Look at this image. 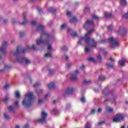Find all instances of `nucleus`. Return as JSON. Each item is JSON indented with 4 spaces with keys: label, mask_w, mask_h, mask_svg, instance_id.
<instances>
[{
    "label": "nucleus",
    "mask_w": 128,
    "mask_h": 128,
    "mask_svg": "<svg viewBox=\"0 0 128 128\" xmlns=\"http://www.w3.org/2000/svg\"><path fill=\"white\" fill-rule=\"evenodd\" d=\"M94 32V29L88 31V33L86 34L84 37L80 38V41L78 42V44H82V40H84L86 44H87L88 46H90V48H96L98 42L95 40L94 38L90 37V36L91 34H92Z\"/></svg>",
    "instance_id": "1"
},
{
    "label": "nucleus",
    "mask_w": 128,
    "mask_h": 128,
    "mask_svg": "<svg viewBox=\"0 0 128 128\" xmlns=\"http://www.w3.org/2000/svg\"><path fill=\"white\" fill-rule=\"evenodd\" d=\"M48 12H52V14H54V12H56V9L52 7H50L48 9Z\"/></svg>",
    "instance_id": "17"
},
{
    "label": "nucleus",
    "mask_w": 128,
    "mask_h": 128,
    "mask_svg": "<svg viewBox=\"0 0 128 128\" xmlns=\"http://www.w3.org/2000/svg\"><path fill=\"white\" fill-rule=\"evenodd\" d=\"M66 24H64L61 26V30H64L66 28Z\"/></svg>",
    "instance_id": "36"
},
{
    "label": "nucleus",
    "mask_w": 128,
    "mask_h": 128,
    "mask_svg": "<svg viewBox=\"0 0 128 128\" xmlns=\"http://www.w3.org/2000/svg\"><path fill=\"white\" fill-rule=\"evenodd\" d=\"M108 30H112V26L110 25L108 26Z\"/></svg>",
    "instance_id": "41"
},
{
    "label": "nucleus",
    "mask_w": 128,
    "mask_h": 128,
    "mask_svg": "<svg viewBox=\"0 0 128 128\" xmlns=\"http://www.w3.org/2000/svg\"><path fill=\"white\" fill-rule=\"evenodd\" d=\"M38 94H42V90H40L37 92Z\"/></svg>",
    "instance_id": "53"
},
{
    "label": "nucleus",
    "mask_w": 128,
    "mask_h": 128,
    "mask_svg": "<svg viewBox=\"0 0 128 128\" xmlns=\"http://www.w3.org/2000/svg\"><path fill=\"white\" fill-rule=\"evenodd\" d=\"M104 16V18H114V15L110 13H105Z\"/></svg>",
    "instance_id": "18"
},
{
    "label": "nucleus",
    "mask_w": 128,
    "mask_h": 128,
    "mask_svg": "<svg viewBox=\"0 0 128 128\" xmlns=\"http://www.w3.org/2000/svg\"><path fill=\"white\" fill-rule=\"evenodd\" d=\"M62 50L66 52V50H68V48L66 46H64V47L62 48Z\"/></svg>",
    "instance_id": "44"
},
{
    "label": "nucleus",
    "mask_w": 128,
    "mask_h": 128,
    "mask_svg": "<svg viewBox=\"0 0 128 128\" xmlns=\"http://www.w3.org/2000/svg\"><path fill=\"white\" fill-rule=\"evenodd\" d=\"M90 11V8L88 7H86L85 8V10H84V12H89Z\"/></svg>",
    "instance_id": "43"
},
{
    "label": "nucleus",
    "mask_w": 128,
    "mask_h": 128,
    "mask_svg": "<svg viewBox=\"0 0 128 128\" xmlns=\"http://www.w3.org/2000/svg\"><path fill=\"white\" fill-rule=\"evenodd\" d=\"M122 18H126V20H128V12L127 13L124 14L122 16Z\"/></svg>",
    "instance_id": "26"
},
{
    "label": "nucleus",
    "mask_w": 128,
    "mask_h": 128,
    "mask_svg": "<svg viewBox=\"0 0 128 128\" xmlns=\"http://www.w3.org/2000/svg\"><path fill=\"white\" fill-rule=\"evenodd\" d=\"M108 112H114V108H108Z\"/></svg>",
    "instance_id": "34"
},
{
    "label": "nucleus",
    "mask_w": 128,
    "mask_h": 128,
    "mask_svg": "<svg viewBox=\"0 0 128 128\" xmlns=\"http://www.w3.org/2000/svg\"><path fill=\"white\" fill-rule=\"evenodd\" d=\"M92 82V81L90 80H84L83 81V83L84 84H90Z\"/></svg>",
    "instance_id": "24"
},
{
    "label": "nucleus",
    "mask_w": 128,
    "mask_h": 128,
    "mask_svg": "<svg viewBox=\"0 0 128 128\" xmlns=\"http://www.w3.org/2000/svg\"><path fill=\"white\" fill-rule=\"evenodd\" d=\"M94 92H96L98 93V90H96V88H94Z\"/></svg>",
    "instance_id": "62"
},
{
    "label": "nucleus",
    "mask_w": 128,
    "mask_h": 128,
    "mask_svg": "<svg viewBox=\"0 0 128 128\" xmlns=\"http://www.w3.org/2000/svg\"><path fill=\"white\" fill-rule=\"evenodd\" d=\"M102 94H104V96H108V93H106V91L105 90H104L102 92Z\"/></svg>",
    "instance_id": "54"
},
{
    "label": "nucleus",
    "mask_w": 128,
    "mask_h": 128,
    "mask_svg": "<svg viewBox=\"0 0 128 128\" xmlns=\"http://www.w3.org/2000/svg\"><path fill=\"white\" fill-rule=\"evenodd\" d=\"M40 86V83H36V84L34 85V88H36V86Z\"/></svg>",
    "instance_id": "40"
},
{
    "label": "nucleus",
    "mask_w": 128,
    "mask_h": 128,
    "mask_svg": "<svg viewBox=\"0 0 128 128\" xmlns=\"http://www.w3.org/2000/svg\"><path fill=\"white\" fill-rule=\"evenodd\" d=\"M120 6H126V0H120Z\"/></svg>",
    "instance_id": "20"
},
{
    "label": "nucleus",
    "mask_w": 128,
    "mask_h": 128,
    "mask_svg": "<svg viewBox=\"0 0 128 128\" xmlns=\"http://www.w3.org/2000/svg\"><path fill=\"white\" fill-rule=\"evenodd\" d=\"M46 28L44 26H42V25H40L39 26H38L36 27V30L38 32H41L42 33L40 34V38H39L36 40V44L38 45L42 44H44V40H42V37L45 36L46 38H50V34L46 33L45 31Z\"/></svg>",
    "instance_id": "3"
},
{
    "label": "nucleus",
    "mask_w": 128,
    "mask_h": 128,
    "mask_svg": "<svg viewBox=\"0 0 128 128\" xmlns=\"http://www.w3.org/2000/svg\"><path fill=\"white\" fill-rule=\"evenodd\" d=\"M126 60L125 58H122L121 60H119V64L121 66H124V64H126Z\"/></svg>",
    "instance_id": "15"
},
{
    "label": "nucleus",
    "mask_w": 128,
    "mask_h": 128,
    "mask_svg": "<svg viewBox=\"0 0 128 128\" xmlns=\"http://www.w3.org/2000/svg\"><path fill=\"white\" fill-rule=\"evenodd\" d=\"M43 102L44 101L40 99V100H38V104H42Z\"/></svg>",
    "instance_id": "55"
},
{
    "label": "nucleus",
    "mask_w": 128,
    "mask_h": 128,
    "mask_svg": "<svg viewBox=\"0 0 128 128\" xmlns=\"http://www.w3.org/2000/svg\"><path fill=\"white\" fill-rule=\"evenodd\" d=\"M100 50H101V52H102L104 56H106V54H108V52H106V50H104V49L100 48Z\"/></svg>",
    "instance_id": "27"
},
{
    "label": "nucleus",
    "mask_w": 128,
    "mask_h": 128,
    "mask_svg": "<svg viewBox=\"0 0 128 128\" xmlns=\"http://www.w3.org/2000/svg\"><path fill=\"white\" fill-rule=\"evenodd\" d=\"M50 96V93H48L46 95L44 96V98H48V96Z\"/></svg>",
    "instance_id": "48"
},
{
    "label": "nucleus",
    "mask_w": 128,
    "mask_h": 128,
    "mask_svg": "<svg viewBox=\"0 0 128 128\" xmlns=\"http://www.w3.org/2000/svg\"><path fill=\"white\" fill-rule=\"evenodd\" d=\"M28 14L27 12H25L22 14L23 18L24 20V21L20 23V24L22 26H26V24H28V21L26 20V14Z\"/></svg>",
    "instance_id": "13"
},
{
    "label": "nucleus",
    "mask_w": 128,
    "mask_h": 128,
    "mask_svg": "<svg viewBox=\"0 0 128 128\" xmlns=\"http://www.w3.org/2000/svg\"><path fill=\"white\" fill-rule=\"evenodd\" d=\"M8 110L12 114H14L16 112V106H9L8 107Z\"/></svg>",
    "instance_id": "14"
},
{
    "label": "nucleus",
    "mask_w": 128,
    "mask_h": 128,
    "mask_svg": "<svg viewBox=\"0 0 128 128\" xmlns=\"http://www.w3.org/2000/svg\"><path fill=\"white\" fill-rule=\"evenodd\" d=\"M48 88L50 90H52V88H56V85L53 82H51L48 85Z\"/></svg>",
    "instance_id": "16"
},
{
    "label": "nucleus",
    "mask_w": 128,
    "mask_h": 128,
    "mask_svg": "<svg viewBox=\"0 0 128 128\" xmlns=\"http://www.w3.org/2000/svg\"><path fill=\"white\" fill-rule=\"evenodd\" d=\"M34 100V93L32 92H28L25 96L24 100L22 102V104L25 108H28L32 104Z\"/></svg>",
    "instance_id": "2"
},
{
    "label": "nucleus",
    "mask_w": 128,
    "mask_h": 128,
    "mask_svg": "<svg viewBox=\"0 0 128 128\" xmlns=\"http://www.w3.org/2000/svg\"><path fill=\"white\" fill-rule=\"evenodd\" d=\"M24 36V33L22 32H20V38H22Z\"/></svg>",
    "instance_id": "38"
},
{
    "label": "nucleus",
    "mask_w": 128,
    "mask_h": 128,
    "mask_svg": "<svg viewBox=\"0 0 128 128\" xmlns=\"http://www.w3.org/2000/svg\"><path fill=\"white\" fill-rule=\"evenodd\" d=\"M80 102H82L83 104H84L86 102V98L84 96H82L80 99Z\"/></svg>",
    "instance_id": "28"
},
{
    "label": "nucleus",
    "mask_w": 128,
    "mask_h": 128,
    "mask_svg": "<svg viewBox=\"0 0 128 128\" xmlns=\"http://www.w3.org/2000/svg\"><path fill=\"white\" fill-rule=\"evenodd\" d=\"M44 56L45 58H52V54L50 53L46 54Z\"/></svg>",
    "instance_id": "30"
},
{
    "label": "nucleus",
    "mask_w": 128,
    "mask_h": 128,
    "mask_svg": "<svg viewBox=\"0 0 128 128\" xmlns=\"http://www.w3.org/2000/svg\"><path fill=\"white\" fill-rule=\"evenodd\" d=\"M4 24H8V20H4Z\"/></svg>",
    "instance_id": "64"
},
{
    "label": "nucleus",
    "mask_w": 128,
    "mask_h": 128,
    "mask_svg": "<svg viewBox=\"0 0 128 128\" xmlns=\"http://www.w3.org/2000/svg\"><path fill=\"white\" fill-rule=\"evenodd\" d=\"M30 24L31 26H36V23L34 21H32V22H30Z\"/></svg>",
    "instance_id": "42"
},
{
    "label": "nucleus",
    "mask_w": 128,
    "mask_h": 128,
    "mask_svg": "<svg viewBox=\"0 0 128 128\" xmlns=\"http://www.w3.org/2000/svg\"><path fill=\"white\" fill-rule=\"evenodd\" d=\"M54 70H49V74H54Z\"/></svg>",
    "instance_id": "47"
},
{
    "label": "nucleus",
    "mask_w": 128,
    "mask_h": 128,
    "mask_svg": "<svg viewBox=\"0 0 128 128\" xmlns=\"http://www.w3.org/2000/svg\"><path fill=\"white\" fill-rule=\"evenodd\" d=\"M8 84H6L5 85V86L4 87V90H8Z\"/></svg>",
    "instance_id": "50"
},
{
    "label": "nucleus",
    "mask_w": 128,
    "mask_h": 128,
    "mask_svg": "<svg viewBox=\"0 0 128 128\" xmlns=\"http://www.w3.org/2000/svg\"><path fill=\"white\" fill-rule=\"evenodd\" d=\"M88 60H89V62H94V59L92 58H89Z\"/></svg>",
    "instance_id": "45"
},
{
    "label": "nucleus",
    "mask_w": 128,
    "mask_h": 128,
    "mask_svg": "<svg viewBox=\"0 0 128 128\" xmlns=\"http://www.w3.org/2000/svg\"><path fill=\"white\" fill-rule=\"evenodd\" d=\"M92 24H94V21L92 20H88L84 24V28L88 30L90 28V26H92Z\"/></svg>",
    "instance_id": "9"
},
{
    "label": "nucleus",
    "mask_w": 128,
    "mask_h": 128,
    "mask_svg": "<svg viewBox=\"0 0 128 128\" xmlns=\"http://www.w3.org/2000/svg\"><path fill=\"white\" fill-rule=\"evenodd\" d=\"M90 50L88 48L86 47L85 48V52H90Z\"/></svg>",
    "instance_id": "51"
},
{
    "label": "nucleus",
    "mask_w": 128,
    "mask_h": 128,
    "mask_svg": "<svg viewBox=\"0 0 128 128\" xmlns=\"http://www.w3.org/2000/svg\"><path fill=\"white\" fill-rule=\"evenodd\" d=\"M110 62H114V60L112 59V58L110 57Z\"/></svg>",
    "instance_id": "63"
},
{
    "label": "nucleus",
    "mask_w": 128,
    "mask_h": 128,
    "mask_svg": "<svg viewBox=\"0 0 128 128\" xmlns=\"http://www.w3.org/2000/svg\"><path fill=\"white\" fill-rule=\"evenodd\" d=\"M78 22V18L76 16L72 18L70 20V22L71 24H72L74 22Z\"/></svg>",
    "instance_id": "19"
},
{
    "label": "nucleus",
    "mask_w": 128,
    "mask_h": 128,
    "mask_svg": "<svg viewBox=\"0 0 128 128\" xmlns=\"http://www.w3.org/2000/svg\"><path fill=\"white\" fill-rule=\"evenodd\" d=\"M108 68H114V64H106Z\"/></svg>",
    "instance_id": "31"
},
{
    "label": "nucleus",
    "mask_w": 128,
    "mask_h": 128,
    "mask_svg": "<svg viewBox=\"0 0 128 128\" xmlns=\"http://www.w3.org/2000/svg\"><path fill=\"white\" fill-rule=\"evenodd\" d=\"M124 32V29L120 28V29H119V30L118 32V34H122V32Z\"/></svg>",
    "instance_id": "25"
},
{
    "label": "nucleus",
    "mask_w": 128,
    "mask_h": 128,
    "mask_svg": "<svg viewBox=\"0 0 128 128\" xmlns=\"http://www.w3.org/2000/svg\"><path fill=\"white\" fill-rule=\"evenodd\" d=\"M4 68H12V66H8V64H5Z\"/></svg>",
    "instance_id": "49"
},
{
    "label": "nucleus",
    "mask_w": 128,
    "mask_h": 128,
    "mask_svg": "<svg viewBox=\"0 0 128 128\" xmlns=\"http://www.w3.org/2000/svg\"><path fill=\"white\" fill-rule=\"evenodd\" d=\"M14 104L16 108H18V106H20L18 105V101H15Z\"/></svg>",
    "instance_id": "39"
},
{
    "label": "nucleus",
    "mask_w": 128,
    "mask_h": 128,
    "mask_svg": "<svg viewBox=\"0 0 128 128\" xmlns=\"http://www.w3.org/2000/svg\"><path fill=\"white\" fill-rule=\"evenodd\" d=\"M74 90V88H68L64 94V96H70V94H72Z\"/></svg>",
    "instance_id": "10"
},
{
    "label": "nucleus",
    "mask_w": 128,
    "mask_h": 128,
    "mask_svg": "<svg viewBox=\"0 0 128 128\" xmlns=\"http://www.w3.org/2000/svg\"><path fill=\"white\" fill-rule=\"evenodd\" d=\"M30 128V125L28 124H25L24 126V128Z\"/></svg>",
    "instance_id": "52"
},
{
    "label": "nucleus",
    "mask_w": 128,
    "mask_h": 128,
    "mask_svg": "<svg viewBox=\"0 0 128 128\" xmlns=\"http://www.w3.org/2000/svg\"><path fill=\"white\" fill-rule=\"evenodd\" d=\"M104 124V122H101L98 123V126H102V124Z\"/></svg>",
    "instance_id": "56"
},
{
    "label": "nucleus",
    "mask_w": 128,
    "mask_h": 128,
    "mask_svg": "<svg viewBox=\"0 0 128 128\" xmlns=\"http://www.w3.org/2000/svg\"><path fill=\"white\" fill-rule=\"evenodd\" d=\"M15 96L16 98H20V94L18 91L15 92Z\"/></svg>",
    "instance_id": "21"
},
{
    "label": "nucleus",
    "mask_w": 128,
    "mask_h": 128,
    "mask_svg": "<svg viewBox=\"0 0 128 128\" xmlns=\"http://www.w3.org/2000/svg\"><path fill=\"white\" fill-rule=\"evenodd\" d=\"M124 116L122 114H117L113 118V122H120L121 120H124Z\"/></svg>",
    "instance_id": "7"
},
{
    "label": "nucleus",
    "mask_w": 128,
    "mask_h": 128,
    "mask_svg": "<svg viewBox=\"0 0 128 128\" xmlns=\"http://www.w3.org/2000/svg\"><path fill=\"white\" fill-rule=\"evenodd\" d=\"M4 118H6V120H10V117L6 114H4Z\"/></svg>",
    "instance_id": "35"
},
{
    "label": "nucleus",
    "mask_w": 128,
    "mask_h": 128,
    "mask_svg": "<svg viewBox=\"0 0 128 128\" xmlns=\"http://www.w3.org/2000/svg\"><path fill=\"white\" fill-rule=\"evenodd\" d=\"M98 58L99 60V62H102V56L100 54H98Z\"/></svg>",
    "instance_id": "32"
},
{
    "label": "nucleus",
    "mask_w": 128,
    "mask_h": 128,
    "mask_svg": "<svg viewBox=\"0 0 128 128\" xmlns=\"http://www.w3.org/2000/svg\"><path fill=\"white\" fill-rule=\"evenodd\" d=\"M2 101L6 104V102H10V98L5 97L2 100Z\"/></svg>",
    "instance_id": "22"
},
{
    "label": "nucleus",
    "mask_w": 128,
    "mask_h": 128,
    "mask_svg": "<svg viewBox=\"0 0 128 128\" xmlns=\"http://www.w3.org/2000/svg\"><path fill=\"white\" fill-rule=\"evenodd\" d=\"M37 10H38V12L40 13V12H42V8H37Z\"/></svg>",
    "instance_id": "59"
},
{
    "label": "nucleus",
    "mask_w": 128,
    "mask_h": 128,
    "mask_svg": "<svg viewBox=\"0 0 128 128\" xmlns=\"http://www.w3.org/2000/svg\"><path fill=\"white\" fill-rule=\"evenodd\" d=\"M105 78H106V76L102 75L99 76V78H98V79L101 80H104Z\"/></svg>",
    "instance_id": "29"
},
{
    "label": "nucleus",
    "mask_w": 128,
    "mask_h": 128,
    "mask_svg": "<svg viewBox=\"0 0 128 128\" xmlns=\"http://www.w3.org/2000/svg\"><path fill=\"white\" fill-rule=\"evenodd\" d=\"M110 42L111 44L112 48H115L119 46L118 41V39L114 38V37H110V38L102 40L100 41V44H106V42Z\"/></svg>",
    "instance_id": "5"
},
{
    "label": "nucleus",
    "mask_w": 128,
    "mask_h": 128,
    "mask_svg": "<svg viewBox=\"0 0 128 128\" xmlns=\"http://www.w3.org/2000/svg\"><path fill=\"white\" fill-rule=\"evenodd\" d=\"M102 110L100 108H98V112H100V113L102 112Z\"/></svg>",
    "instance_id": "58"
},
{
    "label": "nucleus",
    "mask_w": 128,
    "mask_h": 128,
    "mask_svg": "<svg viewBox=\"0 0 128 128\" xmlns=\"http://www.w3.org/2000/svg\"><path fill=\"white\" fill-rule=\"evenodd\" d=\"M41 118L38 119L37 122L42 124L43 122H46V118H48V113L45 112L44 110L41 113Z\"/></svg>",
    "instance_id": "6"
},
{
    "label": "nucleus",
    "mask_w": 128,
    "mask_h": 128,
    "mask_svg": "<svg viewBox=\"0 0 128 128\" xmlns=\"http://www.w3.org/2000/svg\"><path fill=\"white\" fill-rule=\"evenodd\" d=\"M92 18H96V20H100V18L96 16V14H94L92 16Z\"/></svg>",
    "instance_id": "37"
},
{
    "label": "nucleus",
    "mask_w": 128,
    "mask_h": 128,
    "mask_svg": "<svg viewBox=\"0 0 128 128\" xmlns=\"http://www.w3.org/2000/svg\"><path fill=\"white\" fill-rule=\"evenodd\" d=\"M95 113H96V109H93L91 112V114H95Z\"/></svg>",
    "instance_id": "57"
},
{
    "label": "nucleus",
    "mask_w": 128,
    "mask_h": 128,
    "mask_svg": "<svg viewBox=\"0 0 128 128\" xmlns=\"http://www.w3.org/2000/svg\"><path fill=\"white\" fill-rule=\"evenodd\" d=\"M8 46V42H4L2 46L0 48V50L2 54H6V46Z\"/></svg>",
    "instance_id": "11"
},
{
    "label": "nucleus",
    "mask_w": 128,
    "mask_h": 128,
    "mask_svg": "<svg viewBox=\"0 0 128 128\" xmlns=\"http://www.w3.org/2000/svg\"><path fill=\"white\" fill-rule=\"evenodd\" d=\"M70 14H72V12H70L67 11L66 16H70Z\"/></svg>",
    "instance_id": "46"
},
{
    "label": "nucleus",
    "mask_w": 128,
    "mask_h": 128,
    "mask_svg": "<svg viewBox=\"0 0 128 128\" xmlns=\"http://www.w3.org/2000/svg\"><path fill=\"white\" fill-rule=\"evenodd\" d=\"M16 60L18 62H20V64H22V62H24V60H25V64H30V60L28 58H20L18 56H16Z\"/></svg>",
    "instance_id": "8"
},
{
    "label": "nucleus",
    "mask_w": 128,
    "mask_h": 128,
    "mask_svg": "<svg viewBox=\"0 0 128 128\" xmlns=\"http://www.w3.org/2000/svg\"><path fill=\"white\" fill-rule=\"evenodd\" d=\"M48 50H52V46H49L48 48Z\"/></svg>",
    "instance_id": "61"
},
{
    "label": "nucleus",
    "mask_w": 128,
    "mask_h": 128,
    "mask_svg": "<svg viewBox=\"0 0 128 128\" xmlns=\"http://www.w3.org/2000/svg\"><path fill=\"white\" fill-rule=\"evenodd\" d=\"M85 128H90V122H87L85 125Z\"/></svg>",
    "instance_id": "33"
},
{
    "label": "nucleus",
    "mask_w": 128,
    "mask_h": 128,
    "mask_svg": "<svg viewBox=\"0 0 128 128\" xmlns=\"http://www.w3.org/2000/svg\"><path fill=\"white\" fill-rule=\"evenodd\" d=\"M70 35L72 36H75V38H78V34L76 32H71Z\"/></svg>",
    "instance_id": "23"
},
{
    "label": "nucleus",
    "mask_w": 128,
    "mask_h": 128,
    "mask_svg": "<svg viewBox=\"0 0 128 128\" xmlns=\"http://www.w3.org/2000/svg\"><path fill=\"white\" fill-rule=\"evenodd\" d=\"M78 70H76L72 74L71 77L70 78V80L74 82V80H76L78 79Z\"/></svg>",
    "instance_id": "12"
},
{
    "label": "nucleus",
    "mask_w": 128,
    "mask_h": 128,
    "mask_svg": "<svg viewBox=\"0 0 128 128\" xmlns=\"http://www.w3.org/2000/svg\"><path fill=\"white\" fill-rule=\"evenodd\" d=\"M84 65H82V66H80V68L81 69V70H82V68H84Z\"/></svg>",
    "instance_id": "60"
},
{
    "label": "nucleus",
    "mask_w": 128,
    "mask_h": 128,
    "mask_svg": "<svg viewBox=\"0 0 128 128\" xmlns=\"http://www.w3.org/2000/svg\"><path fill=\"white\" fill-rule=\"evenodd\" d=\"M30 50H38V48L36 46V45L32 44V46H27L25 48H22V46H18L16 48V51L12 52V54L14 56H18L20 54H26V52Z\"/></svg>",
    "instance_id": "4"
}]
</instances>
